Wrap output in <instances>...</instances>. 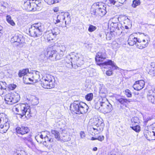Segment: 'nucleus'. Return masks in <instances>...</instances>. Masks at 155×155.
<instances>
[{
    "instance_id": "nucleus-8",
    "label": "nucleus",
    "mask_w": 155,
    "mask_h": 155,
    "mask_svg": "<svg viewBox=\"0 0 155 155\" xmlns=\"http://www.w3.org/2000/svg\"><path fill=\"white\" fill-rule=\"evenodd\" d=\"M1 116L2 117L0 118V123L1 124L0 125V127L2 129H3L2 130V132L5 133L9 128V124L8 122V119L6 117L5 114L2 113Z\"/></svg>"
},
{
    "instance_id": "nucleus-24",
    "label": "nucleus",
    "mask_w": 155,
    "mask_h": 155,
    "mask_svg": "<svg viewBox=\"0 0 155 155\" xmlns=\"http://www.w3.org/2000/svg\"><path fill=\"white\" fill-rule=\"evenodd\" d=\"M32 5L33 7H35L36 9L38 10L41 7L42 3L40 1L36 0H32Z\"/></svg>"
},
{
    "instance_id": "nucleus-31",
    "label": "nucleus",
    "mask_w": 155,
    "mask_h": 155,
    "mask_svg": "<svg viewBox=\"0 0 155 155\" xmlns=\"http://www.w3.org/2000/svg\"><path fill=\"white\" fill-rule=\"evenodd\" d=\"M64 15L65 16V17L66 18V20L65 21V25H66V23L67 24H69L71 21V18L70 14L68 12H65L64 13Z\"/></svg>"
},
{
    "instance_id": "nucleus-27",
    "label": "nucleus",
    "mask_w": 155,
    "mask_h": 155,
    "mask_svg": "<svg viewBox=\"0 0 155 155\" xmlns=\"http://www.w3.org/2000/svg\"><path fill=\"white\" fill-rule=\"evenodd\" d=\"M104 102L102 101L101 99L97 101L95 103V108L96 109L101 111V108L102 106V104Z\"/></svg>"
},
{
    "instance_id": "nucleus-30",
    "label": "nucleus",
    "mask_w": 155,
    "mask_h": 155,
    "mask_svg": "<svg viewBox=\"0 0 155 155\" xmlns=\"http://www.w3.org/2000/svg\"><path fill=\"white\" fill-rule=\"evenodd\" d=\"M65 19V16L64 15V14L63 15L61 14L58 15L57 18V19L55 21H54V22L55 24H56L60 22L61 21V20H64Z\"/></svg>"
},
{
    "instance_id": "nucleus-42",
    "label": "nucleus",
    "mask_w": 155,
    "mask_h": 155,
    "mask_svg": "<svg viewBox=\"0 0 155 155\" xmlns=\"http://www.w3.org/2000/svg\"><path fill=\"white\" fill-rule=\"evenodd\" d=\"M130 128L137 132H138L140 131V127L137 125H136L134 126H131Z\"/></svg>"
},
{
    "instance_id": "nucleus-20",
    "label": "nucleus",
    "mask_w": 155,
    "mask_h": 155,
    "mask_svg": "<svg viewBox=\"0 0 155 155\" xmlns=\"http://www.w3.org/2000/svg\"><path fill=\"white\" fill-rule=\"evenodd\" d=\"M71 139L70 138V135L64 133H61L60 139L59 140L64 142H66L69 141Z\"/></svg>"
},
{
    "instance_id": "nucleus-60",
    "label": "nucleus",
    "mask_w": 155,
    "mask_h": 155,
    "mask_svg": "<svg viewBox=\"0 0 155 155\" xmlns=\"http://www.w3.org/2000/svg\"><path fill=\"white\" fill-rule=\"evenodd\" d=\"M97 147H94L93 148V150L94 151H97Z\"/></svg>"
},
{
    "instance_id": "nucleus-38",
    "label": "nucleus",
    "mask_w": 155,
    "mask_h": 155,
    "mask_svg": "<svg viewBox=\"0 0 155 155\" xmlns=\"http://www.w3.org/2000/svg\"><path fill=\"white\" fill-rule=\"evenodd\" d=\"M121 104H124L125 103L127 102H130V100L127 99H124L123 98H120L117 100Z\"/></svg>"
},
{
    "instance_id": "nucleus-61",
    "label": "nucleus",
    "mask_w": 155,
    "mask_h": 155,
    "mask_svg": "<svg viewBox=\"0 0 155 155\" xmlns=\"http://www.w3.org/2000/svg\"><path fill=\"white\" fill-rule=\"evenodd\" d=\"M125 28L126 29H128L129 28L127 26H125Z\"/></svg>"
},
{
    "instance_id": "nucleus-56",
    "label": "nucleus",
    "mask_w": 155,
    "mask_h": 155,
    "mask_svg": "<svg viewBox=\"0 0 155 155\" xmlns=\"http://www.w3.org/2000/svg\"><path fill=\"white\" fill-rule=\"evenodd\" d=\"M150 102L153 104H155V97L154 98H153V100H152Z\"/></svg>"
},
{
    "instance_id": "nucleus-63",
    "label": "nucleus",
    "mask_w": 155,
    "mask_h": 155,
    "mask_svg": "<svg viewBox=\"0 0 155 155\" xmlns=\"http://www.w3.org/2000/svg\"><path fill=\"white\" fill-rule=\"evenodd\" d=\"M154 43L153 45H154V48H155V39L154 41Z\"/></svg>"
},
{
    "instance_id": "nucleus-22",
    "label": "nucleus",
    "mask_w": 155,
    "mask_h": 155,
    "mask_svg": "<svg viewBox=\"0 0 155 155\" xmlns=\"http://www.w3.org/2000/svg\"><path fill=\"white\" fill-rule=\"evenodd\" d=\"M137 38H135L132 35H130L128 40V43L129 45L133 46L134 44H137Z\"/></svg>"
},
{
    "instance_id": "nucleus-21",
    "label": "nucleus",
    "mask_w": 155,
    "mask_h": 155,
    "mask_svg": "<svg viewBox=\"0 0 155 155\" xmlns=\"http://www.w3.org/2000/svg\"><path fill=\"white\" fill-rule=\"evenodd\" d=\"M71 53V54L68 56L65 59L66 62L68 64H71L72 66L73 64V60H74V57L73 53Z\"/></svg>"
},
{
    "instance_id": "nucleus-12",
    "label": "nucleus",
    "mask_w": 155,
    "mask_h": 155,
    "mask_svg": "<svg viewBox=\"0 0 155 155\" xmlns=\"http://www.w3.org/2000/svg\"><path fill=\"white\" fill-rule=\"evenodd\" d=\"M101 107V111L104 113H109L113 110V107L111 104L109 103L107 101L103 103Z\"/></svg>"
},
{
    "instance_id": "nucleus-7",
    "label": "nucleus",
    "mask_w": 155,
    "mask_h": 155,
    "mask_svg": "<svg viewBox=\"0 0 155 155\" xmlns=\"http://www.w3.org/2000/svg\"><path fill=\"white\" fill-rule=\"evenodd\" d=\"M19 98L20 96L18 94L11 93L5 95V100L7 104H12L18 102L19 100Z\"/></svg>"
},
{
    "instance_id": "nucleus-47",
    "label": "nucleus",
    "mask_w": 155,
    "mask_h": 155,
    "mask_svg": "<svg viewBox=\"0 0 155 155\" xmlns=\"http://www.w3.org/2000/svg\"><path fill=\"white\" fill-rule=\"evenodd\" d=\"M125 94L128 97H131L132 94L131 92L129 89H127L125 90Z\"/></svg>"
},
{
    "instance_id": "nucleus-55",
    "label": "nucleus",
    "mask_w": 155,
    "mask_h": 155,
    "mask_svg": "<svg viewBox=\"0 0 155 155\" xmlns=\"http://www.w3.org/2000/svg\"><path fill=\"white\" fill-rule=\"evenodd\" d=\"M110 3L113 4V5H114L116 2V1L114 0H110Z\"/></svg>"
},
{
    "instance_id": "nucleus-50",
    "label": "nucleus",
    "mask_w": 155,
    "mask_h": 155,
    "mask_svg": "<svg viewBox=\"0 0 155 155\" xmlns=\"http://www.w3.org/2000/svg\"><path fill=\"white\" fill-rule=\"evenodd\" d=\"M0 5L2 7V8L5 9L7 5V4L6 2H1Z\"/></svg>"
},
{
    "instance_id": "nucleus-32",
    "label": "nucleus",
    "mask_w": 155,
    "mask_h": 155,
    "mask_svg": "<svg viewBox=\"0 0 155 155\" xmlns=\"http://www.w3.org/2000/svg\"><path fill=\"white\" fill-rule=\"evenodd\" d=\"M119 26V28H118L117 29H115V30H114L115 32H114V33L115 32L116 33V35L117 36L120 35H121L122 32V29H121V25H120ZM112 34H114V36L115 35L114 34H113L112 33H111V35H112Z\"/></svg>"
},
{
    "instance_id": "nucleus-14",
    "label": "nucleus",
    "mask_w": 155,
    "mask_h": 155,
    "mask_svg": "<svg viewBox=\"0 0 155 155\" xmlns=\"http://www.w3.org/2000/svg\"><path fill=\"white\" fill-rule=\"evenodd\" d=\"M16 130L17 134H20L22 136L27 134L29 131V129L28 127L23 126L17 127Z\"/></svg>"
},
{
    "instance_id": "nucleus-5",
    "label": "nucleus",
    "mask_w": 155,
    "mask_h": 155,
    "mask_svg": "<svg viewBox=\"0 0 155 155\" xmlns=\"http://www.w3.org/2000/svg\"><path fill=\"white\" fill-rule=\"evenodd\" d=\"M44 27L40 23L34 24L32 25L29 29L30 35L34 37H39L42 34Z\"/></svg>"
},
{
    "instance_id": "nucleus-57",
    "label": "nucleus",
    "mask_w": 155,
    "mask_h": 155,
    "mask_svg": "<svg viewBox=\"0 0 155 155\" xmlns=\"http://www.w3.org/2000/svg\"><path fill=\"white\" fill-rule=\"evenodd\" d=\"M91 140H97V137H92L91 138Z\"/></svg>"
},
{
    "instance_id": "nucleus-52",
    "label": "nucleus",
    "mask_w": 155,
    "mask_h": 155,
    "mask_svg": "<svg viewBox=\"0 0 155 155\" xmlns=\"http://www.w3.org/2000/svg\"><path fill=\"white\" fill-rule=\"evenodd\" d=\"M48 133L47 132V131H42L41 132V135H40L39 136V137L41 138L42 139H43V137H44V133Z\"/></svg>"
},
{
    "instance_id": "nucleus-59",
    "label": "nucleus",
    "mask_w": 155,
    "mask_h": 155,
    "mask_svg": "<svg viewBox=\"0 0 155 155\" xmlns=\"http://www.w3.org/2000/svg\"><path fill=\"white\" fill-rule=\"evenodd\" d=\"M151 119L152 118H151L150 117H147V121L150 120H151Z\"/></svg>"
},
{
    "instance_id": "nucleus-45",
    "label": "nucleus",
    "mask_w": 155,
    "mask_h": 155,
    "mask_svg": "<svg viewBox=\"0 0 155 155\" xmlns=\"http://www.w3.org/2000/svg\"><path fill=\"white\" fill-rule=\"evenodd\" d=\"M97 28L96 26L92 25H90L88 28V31L90 32L94 31Z\"/></svg>"
},
{
    "instance_id": "nucleus-40",
    "label": "nucleus",
    "mask_w": 155,
    "mask_h": 155,
    "mask_svg": "<svg viewBox=\"0 0 155 155\" xmlns=\"http://www.w3.org/2000/svg\"><path fill=\"white\" fill-rule=\"evenodd\" d=\"M131 123L133 125L134 124H138L140 122V120L139 118L137 117H134L131 120Z\"/></svg>"
},
{
    "instance_id": "nucleus-51",
    "label": "nucleus",
    "mask_w": 155,
    "mask_h": 155,
    "mask_svg": "<svg viewBox=\"0 0 155 155\" xmlns=\"http://www.w3.org/2000/svg\"><path fill=\"white\" fill-rule=\"evenodd\" d=\"M81 138V139L84 138L85 137V134L84 131H81L80 133Z\"/></svg>"
},
{
    "instance_id": "nucleus-37",
    "label": "nucleus",
    "mask_w": 155,
    "mask_h": 155,
    "mask_svg": "<svg viewBox=\"0 0 155 155\" xmlns=\"http://www.w3.org/2000/svg\"><path fill=\"white\" fill-rule=\"evenodd\" d=\"M140 0H134L133 1L132 6L133 8H135L137 6L140 5Z\"/></svg>"
},
{
    "instance_id": "nucleus-35",
    "label": "nucleus",
    "mask_w": 155,
    "mask_h": 155,
    "mask_svg": "<svg viewBox=\"0 0 155 155\" xmlns=\"http://www.w3.org/2000/svg\"><path fill=\"white\" fill-rule=\"evenodd\" d=\"M55 37L60 33V30L58 28L55 27L50 31Z\"/></svg>"
},
{
    "instance_id": "nucleus-48",
    "label": "nucleus",
    "mask_w": 155,
    "mask_h": 155,
    "mask_svg": "<svg viewBox=\"0 0 155 155\" xmlns=\"http://www.w3.org/2000/svg\"><path fill=\"white\" fill-rule=\"evenodd\" d=\"M92 129L93 130L94 134H98L102 131H97V130H96V129H97V127H96L95 126H93V127Z\"/></svg>"
},
{
    "instance_id": "nucleus-33",
    "label": "nucleus",
    "mask_w": 155,
    "mask_h": 155,
    "mask_svg": "<svg viewBox=\"0 0 155 155\" xmlns=\"http://www.w3.org/2000/svg\"><path fill=\"white\" fill-rule=\"evenodd\" d=\"M29 72V70L28 69H24L22 70H20L18 73V76L19 77H21L27 74Z\"/></svg>"
},
{
    "instance_id": "nucleus-28",
    "label": "nucleus",
    "mask_w": 155,
    "mask_h": 155,
    "mask_svg": "<svg viewBox=\"0 0 155 155\" xmlns=\"http://www.w3.org/2000/svg\"><path fill=\"white\" fill-rule=\"evenodd\" d=\"M148 73L151 75L155 76V63H152L149 68Z\"/></svg>"
},
{
    "instance_id": "nucleus-54",
    "label": "nucleus",
    "mask_w": 155,
    "mask_h": 155,
    "mask_svg": "<svg viewBox=\"0 0 155 155\" xmlns=\"http://www.w3.org/2000/svg\"><path fill=\"white\" fill-rule=\"evenodd\" d=\"M106 74L107 76H110L112 74V71H106Z\"/></svg>"
},
{
    "instance_id": "nucleus-13",
    "label": "nucleus",
    "mask_w": 155,
    "mask_h": 155,
    "mask_svg": "<svg viewBox=\"0 0 155 155\" xmlns=\"http://www.w3.org/2000/svg\"><path fill=\"white\" fill-rule=\"evenodd\" d=\"M93 126H95L96 127H97V129L96 130L98 131H100L103 130L104 124L101 119L95 118Z\"/></svg>"
},
{
    "instance_id": "nucleus-36",
    "label": "nucleus",
    "mask_w": 155,
    "mask_h": 155,
    "mask_svg": "<svg viewBox=\"0 0 155 155\" xmlns=\"http://www.w3.org/2000/svg\"><path fill=\"white\" fill-rule=\"evenodd\" d=\"M21 138L22 140H24L25 143L27 141H31V139H32L30 135H27L26 137H24L23 135L21 137Z\"/></svg>"
},
{
    "instance_id": "nucleus-9",
    "label": "nucleus",
    "mask_w": 155,
    "mask_h": 155,
    "mask_svg": "<svg viewBox=\"0 0 155 155\" xmlns=\"http://www.w3.org/2000/svg\"><path fill=\"white\" fill-rule=\"evenodd\" d=\"M73 54L74 55L73 60L74 65H76L77 67H79L84 64L83 57L81 55L75 53Z\"/></svg>"
},
{
    "instance_id": "nucleus-19",
    "label": "nucleus",
    "mask_w": 155,
    "mask_h": 155,
    "mask_svg": "<svg viewBox=\"0 0 155 155\" xmlns=\"http://www.w3.org/2000/svg\"><path fill=\"white\" fill-rule=\"evenodd\" d=\"M56 52L55 51L53 50L52 48L48 49L47 54V57L48 58L49 57L50 58L54 57L57 60L56 58V57L57 55V54H56Z\"/></svg>"
},
{
    "instance_id": "nucleus-44",
    "label": "nucleus",
    "mask_w": 155,
    "mask_h": 155,
    "mask_svg": "<svg viewBox=\"0 0 155 155\" xmlns=\"http://www.w3.org/2000/svg\"><path fill=\"white\" fill-rule=\"evenodd\" d=\"M93 98V94L92 93H90L85 96V99L88 101H91Z\"/></svg>"
},
{
    "instance_id": "nucleus-23",
    "label": "nucleus",
    "mask_w": 155,
    "mask_h": 155,
    "mask_svg": "<svg viewBox=\"0 0 155 155\" xmlns=\"http://www.w3.org/2000/svg\"><path fill=\"white\" fill-rule=\"evenodd\" d=\"M32 0H28L25 2L24 3V5L26 8V9L29 10H32L33 7L32 5Z\"/></svg>"
},
{
    "instance_id": "nucleus-15",
    "label": "nucleus",
    "mask_w": 155,
    "mask_h": 155,
    "mask_svg": "<svg viewBox=\"0 0 155 155\" xmlns=\"http://www.w3.org/2000/svg\"><path fill=\"white\" fill-rule=\"evenodd\" d=\"M145 85V82L143 80L136 81L134 84L133 87L136 90H140L143 88Z\"/></svg>"
},
{
    "instance_id": "nucleus-29",
    "label": "nucleus",
    "mask_w": 155,
    "mask_h": 155,
    "mask_svg": "<svg viewBox=\"0 0 155 155\" xmlns=\"http://www.w3.org/2000/svg\"><path fill=\"white\" fill-rule=\"evenodd\" d=\"M148 45V43L147 41H145V42H144V43H142V42H141L140 43H137V44H136V45L138 48L142 49L147 47Z\"/></svg>"
},
{
    "instance_id": "nucleus-4",
    "label": "nucleus",
    "mask_w": 155,
    "mask_h": 155,
    "mask_svg": "<svg viewBox=\"0 0 155 155\" xmlns=\"http://www.w3.org/2000/svg\"><path fill=\"white\" fill-rule=\"evenodd\" d=\"M107 58V55L105 52H99L97 54L95 61L97 65L103 66L104 65H110L113 67L115 66L114 62L108 60L104 62H102Z\"/></svg>"
},
{
    "instance_id": "nucleus-43",
    "label": "nucleus",
    "mask_w": 155,
    "mask_h": 155,
    "mask_svg": "<svg viewBox=\"0 0 155 155\" xmlns=\"http://www.w3.org/2000/svg\"><path fill=\"white\" fill-rule=\"evenodd\" d=\"M48 133H46L44 134V138L45 139L47 138V140L48 141L50 142H53V139L51 138L49 139L48 137V135H49L50 134V132L47 131Z\"/></svg>"
},
{
    "instance_id": "nucleus-26",
    "label": "nucleus",
    "mask_w": 155,
    "mask_h": 155,
    "mask_svg": "<svg viewBox=\"0 0 155 155\" xmlns=\"http://www.w3.org/2000/svg\"><path fill=\"white\" fill-rule=\"evenodd\" d=\"M51 132L54 137L58 140H59L60 139L61 134L58 131L54 130H51Z\"/></svg>"
},
{
    "instance_id": "nucleus-58",
    "label": "nucleus",
    "mask_w": 155,
    "mask_h": 155,
    "mask_svg": "<svg viewBox=\"0 0 155 155\" xmlns=\"http://www.w3.org/2000/svg\"><path fill=\"white\" fill-rule=\"evenodd\" d=\"M45 2L49 3L51 4V0H45Z\"/></svg>"
},
{
    "instance_id": "nucleus-17",
    "label": "nucleus",
    "mask_w": 155,
    "mask_h": 155,
    "mask_svg": "<svg viewBox=\"0 0 155 155\" xmlns=\"http://www.w3.org/2000/svg\"><path fill=\"white\" fill-rule=\"evenodd\" d=\"M114 19H115L116 20V22H114V21H113L110 24V30L111 31H110V33H113V32H114L115 29H117L118 28H119L120 26L119 25L120 24H119L118 23V18H114Z\"/></svg>"
},
{
    "instance_id": "nucleus-11",
    "label": "nucleus",
    "mask_w": 155,
    "mask_h": 155,
    "mask_svg": "<svg viewBox=\"0 0 155 155\" xmlns=\"http://www.w3.org/2000/svg\"><path fill=\"white\" fill-rule=\"evenodd\" d=\"M56 45L58 46V54H57L56 58L57 60H59L64 55L66 50L65 46L61 44L59 45L58 43L56 44Z\"/></svg>"
},
{
    "instance_id": "nucleus-10",
    "label": "nucleus",
    "mask_w": 155,
    "mask_h": 155,
    "mask_svg": "<svg viewBox=\"0 0 155 155\" xmlns=\"http://www.w3.org/2000/svg\"><path fill=\"white\" fill-rule=\"evenodd\" d=\"M28 74L30 75V76L31 77H27V79L34 83H36L38 82L40 78V73L39 72L34 71H33L32 73H29ZM25 78L27 79L26 78Z\"/></svg>"
},
{
    "instance_id": "nucleus-6",
    "label": "nucleus",
    "mask_w": 155,
    "mask_h": 155,
    "mask_svg": "<svg viewBox=\"0 0 155 155\" xmlns=\"http://www.w3.org/2000/svg\"><path fill=\"white\" fill-rule=\"evenodd\" d=\"M54 79L53 76L49 74L42 78L41 85L42 87L45 89H51L55 86Z\"/></svg>"
},
{
    "instance_id": "nucleus-2",
    "label": "nucleus",
    "mask_w": 155,
    "mask_h": 155,
    "mask_svg": "<svg viewBox=\"0 0 155 155\" xmlns=\"http://www.w3.org/2000/svg\"><path fill=\"white\" fill-rule=\"evenodd\" d=\"M70 109L77 114H83L87 112L88 107L85 103L76 101L71 104Z\"/></svg>"
},
{
    "instance_id": "nucleus-62",
    "label": "nucleus",
    "mask_w": 155,
    "mask_h": 155,
    "mask_svg": "<svg viewBox=\"0 0 155 155\" xmlns=\"http://www.w3.org/2000/svg\"><path fill=\"white\" fill-rule=\"evenodd\" d=\"M2 27L0 25V31L2 30Z\"/></svg>"
},
{
    "instance_id": "nucleus-49",
    "label": "nucleus",
    "mask_w": 155,
    "mask_h": 155,
    "mask_svg": "<svg viewBox=\"0 0 155 155\" xmlns=\"http://www.w3.org/2000/svg\"><path fill=\"white\" fill-rule=\"evenodd\" d=\"M104 137L102 135L99 136L98 137L97 136V140H98L101 141L104 140Z\"/></svg>"
},
{
    "instance_id": "nucleus-25",
    "label": "nucleus",
    "mask_w": 155,
    "mask_h": 155,
    "mask_svg": "<svg viewBox=\"0 0 155 155\" xmlns=\"http://www.w3.org/2000/svg\"><path fill=\"white\" fill-rule=\"evenodd\" d=\"M46 37L48 41L53 40L55 38V36L50 31H48L46 33Z\"/></svg>"
},
{
    "instance_id": "nucleus-3",
    "label": "nucleus",
    "mask_w": 155,
    "mask_h": 155,
    "mask_svg": "<svg viewBox=\"0 0 155 155\" xmlns=\"http://www.w3.org/2000/svg\"><path fill=\"white\" fill-rule=\"evenodd\" d=\"M13 109L17 112L18 114L20 115L21 117L25 115L26 117L28 118L31 116L30 107L25 104H18L14 106Z\"/></svg>"
},
{
    "instance_id": "nucleus-64",
    "label": "nucleus",
    "mask_w": 155,
    "mask_h": 155,
    "mask_svg": "<svg viewBox=\"0 0 155 155\" xmlns=\"http://www.w3.org/2000/svg\"><path fill=\"white\" fill-rule=\"evenodd\" d=\"M109 155H116V154H114V153H112V154H110Z\"/></svg>"
},
{
    "instance_id": "nucleus-39",
    "label": "nucleus",
    "mask_w": 155,
    "mask_h": 155,
    "mask_svg": "<svg viewBox=\"0 0 155 155\" xmlns=\"http://www.w3.org/2000/svg\"><path fill=\"white\" fill-rule=\"evenodd\" d=\"M48 58L47 55L46 56L44 54H42L40 56L39 60L41 62H43L46 61Z\"/></svg>"
},
{
    "instance_id": "nucleus-46",
    "label": "nucleus",
    "mask_w": 155,
    "mask_h": 155,
    "mask_svg": "<svg viewBox=\"0 0 155 155\" xmlns=\"http://www.w3.org/2000/svg\"><path fill=\"white\" fill-rule=\"evenodd\" d=\"M28 147L29 148H31L33 147V142L32 141V139H31V141H27L25 143Z\"/></svg>"
},
{
    "instance_id": "nucleus-16",
    "label": "nucleus",
    "mask_w": 155,
    "mask_h": 155,
    "mask_svg": "<svg viewBox=\"0 0 155 155\" xmlns=\"http://www.w3.org/2000/svg\"><path fill=\"white\" fill-rule=\"evenodd\" d=\"M11 41L12 43H22L24 41V39L21 35H15L11 38Z\"/></svg>"
},
{
    "instance_id": "nucleus-53",
    "label": "nucleus",
    "mask_w": 155,
    "mask_h": 155,
    "mask_svg": "<svg viewBox=\"0 0 155 155\" xmlns=\"http://www.w3.org/2000/svg\"><path fill=\"white\" fill-rule=\"evenodd\" d=\"M137 43H140L141 42H142V43H144V42H145V40H141L139 38H137Z\"/></svg>"
},
{
    "instance_id": "nucleus-41",
    "label": "nucleus",
    "mask_w": 155,
    "mask_h": 155,
    "mask_svg": "<svg viewBox=\"0 0 155 155\" xmlns=\"http://www.w3.org/2000/svg\"><path fill=\"white\" fill-rule=\"evenodd\" d=\"M4 84H5V83H4L3 82L0 83V95H1L3 94L4 92V91L6 89L5 88L2 86V84L4 85Z\"/></svg>"
},
{
    "instance_id": "nucleus-34",
    "label": "nucleus",
    "mask_w": 155,
    "mask_h": 155,
    "mask_svg": "<svg viewBox=\"0 0 155 155\" xmlns=\"http://www.w3.org/2000/svg\"><path fill=\"white\" fill-rule=\"evenodd\" d=\"M6 19L7 22L11 25L14 26L15 25V23L12 19V18L10 15H7L6 16Z\"/></svg>"
},
{
    "instance_id": "nucleus-1",
    "label": "nucleus",
    "mask_w": 155,
    "mask_h": 155,
    "mask_svg": "<svg viewBox=\"0 0 155 155\" xmlns=\"http://www.w3.org/2000/svg\"><path fill=\"white\" fill-rule=\"evenodd\" d=\"M106 6L101 3H94L91 6L90 13L93 16L101 17L106 13Z\"/></svg>"
},
{
    "instance_id": "nucleus-18",
    "label": "nucleus",
    "mask_w": 155,
    "mask_h": 155,
    "mask_svg": "<svg viewBox=\"0 0 155 155\" xmlns=\"http://www.w3.org/2000/svg\"><path fill=\"white\" fill-rule=\"evenodd\" d=\"M147 97L148 100L150 101L155 97V88H152L148 91Z\"/></svg>"
}]
</instances>
